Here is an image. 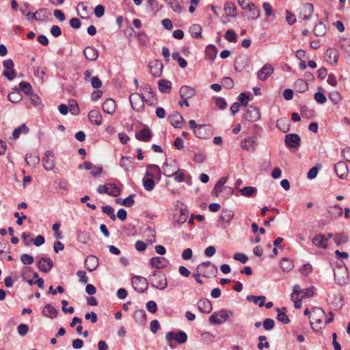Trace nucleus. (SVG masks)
I'll return each mask as SVG.
<instances>
[{
    "mask_svg": "<svg viewBox=\"0 0 350 350\" xmlns=\"http://www.w3.org/2000/svg\"><path fill=\"white\" fill-rule=\"evenodd\" d=\"M326 313L321 308L315 307L312 308L311 315L309 317L310 319V325L312 329L314 332L321 329L323 327V320L325 319Z\"/></svg>",
    "mask_w": 350,
    "mask_h": 350,
    "instance_id": "obj_1",
    "label": "nucleus"
},
{
    "mask_svg": "<svg viewBox=\"0 0 350 350\" xmlns=\"http://www.w3.org/2000/svg\"><path fill=\"white\" fill-rule=\"evenodd\" d=\"M149 278L151 286L155 288L163 291L167 286L166 275L162 271H154Z\"/></svg>",
    "mask_w": 350,
    "mask_h": 350,
    "instance_id": "obj_2",
    "label": "nucleus"
},
{
    "mask_svg": "<svg viewBox=\"0 0 350 350\" xmlns=\"http://www.w3.org/2000/svg\"><path fill=\"white\" fill-rule=\"evenodd\" d=\"M233 315L234 313L230 310H221L213 312L209 318V321L213 325H221Z\"/></svg>",
    "mask_w": 350,
    "mask_h": 350,
    "instance_id": "obj_3",
    "label": "nucleus"
},
{
    "mask_svg": "<svg viewBox=\"0 0 350 350\" xmlns=\"http://www.w3.org/2000/svg\"><path fill=\"white\" fill-rule=\"evenodd\" d=\"M197 271L202 273V275L206 278L215 277L217 273V268L211 262H203L198 265Z\"/></svg>",
    "mask_w": 350,
    "mask_h": 350,
    "instance_id": "obj_4",
    "label": "nucleus"
},
{
    "mask_svg": "<svg viewBox=\"0 0 350 350\" xmlns=\"http://www.w3.org/2000/svg\"><path fill=\"white\" fill-rule=\"evenodd\" d=\"M131 282L133 288L138 293H142L148 289V282L144 277L138 275L134 276Z\"/></svg>",
    "mask_w": 350,
    "mask_h": 350,
    "instance_id": "obj_5",
    "label": "nucleus"
},
{
    "mask_svg": "<svg viewBox=\"0 0 350 350\" xmlns=\"http://www.w3.org/2000/svg\"><path fill=\"white\" fill-rule=\"evenodd\" d=\"M144 96L139 93H133L130 95L129 101L134 110L141 111L144 108Z\"/></svg>",
    "mask_w": 350,
    "mask_h": 350,
    "instance_id": "obj_6",
    "label": "nucleus"
},
{
    "mask_svg": "<svg viewBox=\"0 0 350 350\" xmlns=\"http://www.w3.org/2000/svg\"><path fill=\"white\" fill-rule=\"evenodd\" d=\"M98 193H107L109 196L116 197L120 195V191L115 184H109L107 185H99L97 188Z\"/></svg>",
    "mask_w": 350,
    "mask_h": 350,
    "instance_id": "obj_7",
    "label": "nucleus"
},
{
    "mask_svg": "<svg viewBox=\"0 0 350 350\" xmlns=\"http://www.w3.org/2000/svg\"><path fill=\"white\" fill-rule=\"evenodd\" d=\"M3 67L6 69L3 71V75L8 80H13L16 76V71L14 70V64L12 59H8L3 62Z\"/></svg>",
    "mask_w": 350,
    "mask_h": 350,
    "instance_id": "obj_8",
    "label": "nucleus"
},
{
    "mask_svg": "<svg viewBox=\"0 0 350 350\" xmlns=\"http://www.w3.org/2000/svg\"><path fill=\"white\" fill-rule=\"evenodd\" d=\"M165 339L167 342L175 340L178 343L183 344L187 342V335L183 331H179L178 333L170 332L166 334Z\"/></svg>",
    "mask_w": 350,
    "mask_h": 350,
    "instance_id": "obj_9",
    "label": "nucleus"
},
{
    "mask_svg": "<svg viewBox=\"0 0 350 350\" xmlns=\"http://www.w3.org/2000/svg\"><path fill=\"white\" fill-rule=\"evenodd\" d=\"M244 118L251 122L258 121L260 118L259 109L253 106H249L244 113Z\"/></svg>",
    "mask_w": 350,
    "mask_h": 350,
    "instance_id": "obj_10",
    "label": "nucleus"
},
{
    "mask_svg": "<svg viewBox=\"0 0 350 350\" xmlns=\"http://www.w3.org/2000/svg\"><path fill=\"white\" fill-rule=\"evenodd\" d=\"M161 171L160 167L154 164H148L146 165V171L145 176L148 178H157L158 180H161Z\"/></svg>",
    "mask_w": 350,
    "mask_h": 350,
    "instance_id": "obj_11",
    "label": "nucleus"
},
{
    "mask_svg": "<svg viewBox=\"0 0 350 350\" xmlns=\"http://www.w3.org/2000/svg\"><path fill=\"white\" fill-rule=\"evenodd\" d=\"M284 142L288 148H297L300 145L301 138L297 134L290 133L285 135Z\"/></svg>",
    "mask_w": 350,
    "mask_h": 350,
    "instance_id": "obj_12",
    "label": "nucleus"
},
{
    "mask_svg": "<svg viewBox=\"0 0 350 350\" xmlns=\"http://www.w3.org/2000/svg\"><path fill=\"white\" fill-rule=\"evenodd\" d=\"M42 165L47 171L52 170L55 167L54 154L52 151L47 150L42 158Z\"/></svg>",
    "mask_w": 350,
    "mask_h": 350,
    "instance_id": "obj_13",
    "label": "nucleus"
},
{
    "mask_svg": "<svg viewBox=\"0 0 350 350\" xmlns=\"http://www.w3.org/2000/svg\"><path fill=\"white\" fill-rule=\"evenodd\" d=\"M53 267V262L49 258L42 257L38 262V269L44 273H48Z\"/></svg>",
    "mask_w": 350,
    "mask_h": 350,
    "instance_id": "obj_14",
    "label": "nucleus"
},
{
    "mask_svg": "<svg viewBox=\"0 0 350 350\" xmlns=\"http://www.w3.org/2000/svg\"><path fill=\"white\" fill-rule=\"evenodd\" d=\"M334 171L339 178L343 179L348 174V166L345 161H338L334 165Z\"/></svg>",
    "mask_w": 350,
    "mask_h": 350,
    "instance_id": "obj_15",
    "label": "nucleus"
},
{
    "mask_svg": "<svg viewBox=\"0 0 350 350\" xmlns=\"http://www.w3.org/2000/svg\"><path fill=\"white\" fill-rule=\"evenodd\" d=\"M135 136L137 140L148 142L152 137V133L150 129L145 125L139 132L135 133Z\"/></svg>",
    "mask_w": 350,
    "mask_h": 350,
    "instance_id": "obj_16",
    "label": "nucleus"
},
{
    "mask_svg": "<svg viewBox=\"0 0 350 350\" xmlns=\"http://www.w3.org/2000/svg\"><path fill=\"white\" fill-rule=\"evenodd\" d=\"M98 266V259L96 256L89 255L86 257L84 262L85 268L92 272L95 271Z\"/></svg>",
    "mask_w": 350,
    "mask_h": 350,
    "instance_id": "obj_17",
    "label": "nucleus"
},
{
    "mask_svg": "<svg viewBox=\"0 0 350 350\" xmlns=\"http://www.w3.org/2000/svg\"><path fill=\"white\" fill-rule=\"evenodd\" d=\"M274 71L273 67L271 64H266L258 72H257L258 79L261 81H265L269 76H271Z\"/></svg>",
    "mask_w": 350,
    "mask_h": 350,
    "instance_id": "obj_18",
    "label": "nucleus"
},
{
    "mask_svg": "<svg viewBox=\"0 0 350 350\" xmlns=\"http://www.w3.org/2000/svg\"><path fill=\"white\" fill-rule=\"evenodd\" d=\"M150 69V72L154 77H159L161 75L162 69H163V64L159 60H154L148 66Z\"/></svg>",
    "mask_w": 350,
    "mask_h": 350,
    "instance_id": "obj_19",
    "label": "nucleus"
},
{
    "mask_svg": "<svg viewBox=\"0 0 350 350\" xmlns=\"http://www.w3.org/2000/svg\"><path fill=\"white\" fill-rule=\"evenodd\" d=\"M328 239L324 234H319L315 235L312 239V244L318 248L327 249Z\"/></svg>",
    "mask_w": 350,
    "mask_h": 350,
    "instance_id": "obj_20",
    "label": "nucleus"
},
{
    "mask_svg": "<svg viewBox=\"0 0 350 350\" xmlns=\"http://www.w3.org/2000/svg\"><path fill=\"white\" fill-rule=\"evenodd\" d=\"M51 16V13L46 8H40L32 14V18L37 21H47Z\"/></svg>",
    "mask_w": 350,
    "mask_h": 350,
    "instance_id": "obj_21",
    "label": "nucleus"
},
{
    "mask_svg": "<svg viewBox=\"0 0 350 350\" xmlns=\"http://www.w3.org/2000/svg\"><path fill=\"white\" fill-rule=\"evenodd\" d=\"M163 174L166 177L173 176L175 171L178 169L177 162L176 161H172L170 163L167 162H165L163 165Z\"/></svg>",
    "mask_w": 350,
    "mask_h": 350,
    "instance_id": "obj_22",
    "label": "nucleus"
},
{
    "mask_svg": "<svg viewBox=\"0 0 350 350\" xmlns=\"http://www.w3.org/2000/svg\"><path fill=\"white\" fill-rule=\"evenodd\" d=\"M150 263L152 267L159 269L165 267L168 265L169 260L164 257L156 256L150 259Z\"/></svg>",
    "mask_w": 350,
    "mask_h": 350,
    "instance_id": "obj_23",
    "label": "nucleus"
},
{
    "mask_svg": "<svg viewBox=\"0 0 350 350\" xmlns=\"http://www.w3.org/2000/svg\"><path fill=\"white\" fill-rule=\"evenodd\" d=\"M193 133L200 139H207L209 137V126L206 124H199Z\"/></svg>",
    "mask_w": 350,
    "mask_h": 350,
    "instance_id": "obj_24",
    "label": "nucleus"
},
{
    "mask_svg": "<svg viewBox=\"0 0 350 350\" xmlns=\"http://www.w3.org/2000/svg\"><path fill=\"white\" fill-rule=\"evenodd\" d=\"M168 120L175 128H181L184 119L178 112H175L168 116Z\"/></svg>",
    "mask_w": 350,
    "mask_h": 350,
    "instance_id": "obj_25",
    "label": "nucleus"
},
{
    "mask_svg": "<svg viewBox=\"0 0 350 350\" xmlns=\"http://www.w3.org/2000/svg\"><path fill=\"white\" fill-rule=\"evenodd\" d=\"M198 308L201 312L206 314L211 312L213 309L211 302L207 299H200L198 301Z\"/></svg>",
    "mask_w": 350,
    "mask_h": 350,
    "instance_id": "obj_26",
    "label": "nucleus"
},
{
    "mask_svg": "<svg viewBox=\"0 0 350 350\" xmlns=\"http://www.w3.org/2000/svg\"><path fill=\"white\" fill-rule=\"evenodd\" d=\"M246 9L249 10L250 14L247 16L248 20H256L259 18L260 15V11L258 8H257L254 3H248L246 5Z\"/></svg>",
    "mask_w": 350,
    "mask_h": 350,
    "instance_id": "obj_27",
    "label": "nucleus"
},
{
    "mask_svg": "<svg viewBox=\"0 0 350 350\" xmlns=\"http://www.w3.org/2000/svg\"><path fill=\"white\" fill-rule=\"evenodd\" d=\"M42 314L50 319H54L57 316V310L51 304H46L42 309Z\"/></svg>",
    "mask_w": 350,
    "mask_h": 350,
    "instance_id": "obj_28",
    "label": "nucleus"
},
{
    "mask_svg": "<svg viewBox=\"0 0 350 350\" xmlns=\"http://www.w3.org/2000/svg\"><path fill=\"white\" fill-rule=\"evenodd\" d=\"M116 107L115 101L111 98H107L103 102L102 109L106 113L111 115L115 112Z\"/></svg>",
    "mask_w": 350,
    "mask_h": 350,
    "instance_id": "obj_29",
    "label": "nucleus"
},
{
    "mask_svg": "<svg viewBox=\"0 0 350 350\" xmlns=\"http://www.w3.org/2000/svg\"><path fill=\"white\" fill-rule=\"evenodd\" d=\"M83 55L90 61H95L98 57V51L92 46H87L83 50Z\"/></svg>",
    "mask_w": 350,
    "mask_h": 350,
    "instance_id": "obj_30",
    "label": "nucleus"
},
{
    "mask_svg": "<svg viewBox=\"0 0 350 350\" xmlns=\"http://www.w3.org/2000/svg\"><path fill=\"white\" fill-rule=\"evenodd\" d=\"M256 143L255 138L253 137H248L243 139L241 142V146L243 149L247 151H254V144Z\"/></svg>",
    "mask_w": 350,
    "mask_h": 350,
    "instance_id": "obj_31",
    "label": "nucleus"
},
{
    "mask_svg": "<svg viewBox=\"0 0 350 350\" xmlns=\"http://www.w3.org/2000/svg\"><path fill=\"white\" fill-rule=\"evenodd\" d=\"M90 121L97 126L102 124V116L98 110H91L88 113Z\"/></svg>",
    "mask_w": 350,
    "mask_h": 350,
    "instance_id": "obj_32",
    "label": "nucleus"
},
{
    "mask_svg": "<svg viewBox=\"0 0 350 350\" xmlns=\"http://www.w3.org/2000/svg\"><path fill=\"white\" fill-rule=\"evenodd\" d=\"M228 176L221 177L215 184L213 189L211 191V194L213 196L218 197L219 193L222 191V187L227 182Z\"/></svg>",
    "mask_w": 350,
    "mask_h": 350,
    "instance_id": "obj_33",
    "label": "nucleus"
},
{
    "mask_svg": "<svg viewBox=\"0 0 350 350\" xmlns=\"http://www.w3.org/2000/svg\"><path fill=\"white\" fill-rule=\"evenodd\" d=\"M179 92L180 96L183 99H189L195 94L194 89L187 85L182 86Z\"/></svg>",
    "mask_w": 350,
    "mask_h": 350,
    "instance_id": "obj_34",
    "label": "nucleus"
},
{
    "mask_svg": "<svg viewBox=\"0 0 350 350\" xmlns=\"http://www.w3.org/2000/svg\"><path fill=\"white\" fill-rule=\"evenodd\" d=\"M217 54V49L215 45L209 44L206 47L205 56L206 59L213 61L215 59Z\"/></svg>",
    "mask_w": 350,
    "mask_h": 350,
    "instance_id": "obj_35",
    "label": "nucleus"
},
{
    "mask_svg": "<svg viewBox=\"0 0 350 350\" xmlns=\"http://www.w3.org/2000/svg\"><path fill=\"white\" fill-rule=\"evenodd\" d=\"M158 87L161 92L169 93L172 89V83L167 79H161L158 81Z\"/></svg>",
    "mask_w": 350,
    "mask_h": 350,
    "instance_id": "obj_36",
    "label": "nucleus"
},
{
    "mask_svg": "<svg viewBox=\"0 0 350 350\" xmlns=\"http://www.w3.org/2000/svg\"><path fill=\"white\" fill-rule=\"evenodd\" d=\"M276 126L284 133L289 131L290 121L286 118H282L277 120Z\"/></svg>",
    "mask_w": 350,
    "mask_h": 350,
    "instance_id": "obj_37",
    "label": "nucleus"
},
{
    "mask_svg": "<svg viewBox=\"0 0 350 350\" xmlns=\"http://www.w3.org/2000/svg\"><path fill=\"white\" fill-rule=\"evenodd\" d=\"M294 88L296 92L303 93L308 90V85L306 81L299 79L295 82Z\"/></svg>",
    "mask_w": 350,
    "mask_h": 350,
    "instance_id": "obj_38",
    "label": "nucleus"
},
{
    "mask_svg": "<svg viewBox=\"0 0 350 350\" xmlns=\"http://www.w3.org/2000/svg\"><path fill=\"white\" fill-rule=\"evenodd\" d=\"M328 213L330 217L336 218L342 214V207L339 204H335L329 206L327 209Z\"/></svg>",
    "mask_w": 350,
    "mask_h": 350,
    "instance_id": "obj_39",
    "label": "nucleus"
},
{
    "mask_svg": "<svg viewBox=\"0 0 350 350\" xmlns=\"http://www.w3.org/2000/svg\"><path fill=\"white\" fill-rule=\"evenodd\" d=\"M135 321L139 324H143L146 320V313L144 310H137L133 313Z\"/></svg>",
    "mask_w": 350,
    "mask_h": 350,
    "instance_id": "obj_40",
    "label": "nucleus"
},
{
    "mask_svg": "<svg viewBox=\"0 0 350 350\" xmlns=\"http://www.w3.org/2000/svg\"><path fill=\"white\" fill-rule=\"evenodd\" d=\"M280 267L284 271L288 272L294 267V264L292 260L283 258L280 262Z\"/></svg>",
    "mask_w": 350,
    "mask_h": 350,
    "instance_id": "obj_41",
    "label": "nucleus"
},
{
    "mask_svg": "<svg viewBox=\"0 0 350 350\" xmlns=\"http://www.w3.org/2000/svg\"><path fill=\"white\" fill-rule=\"evenodd\" d=\"M239 192L243 196L254 197L257 193V189L252 186H247L241 189Z\"/></svg>",
    "mask_w": 350,
    "mask_h": 350,
    "instance_id": "obj_42",
    "label": "nucleus"
},
{
    "mask_svg": "<svg viewBox=\"0 0 350 350\" xmlns=\"http://www.w3.org/2000/svg\"><path fill=\"white\" fill-rule=\"evenodd\" d=\"M187 214L186 210L181 209L178 215H174V224H177L179 226L185 224L187 219Z\"/></svg>",
    "mask_w": 350,
    "mask_h": 350,
    "instance_id": "obj_43",
    "label": "nucleus"
},
{
    "mask_svg": "<svg viewBox=\"0 0 350 350\" xmlns=\"http://www.w3.org/2000/svg\"><path fill=\"white\" fill-rule=\"evenodd\" d=\"M265 297L263 295L255 296V295H247L246 299L248 301H252L254 304H258L259 307H262L265 305Z\"/></svg>",
    "mask_w": 350,
    "mask_h": 350,
    "instance_id": "obj_44",
    "label": "nucleus"
},
{
    "mask_svg": "<svg viewBox=\"0 0 350 350\" xmlns=\"http://www.w3.org/2000/svg\"><path fill=\"white\" fill-rule=\"evenodd\" d=\"M143 187L146 191H152L155 187V183L152 178H146V176L142 179Z\"/></svg>",
    "mask_w": 350,
    "mask_h": 350,
    "instance_id": "obj_45",
    "label": "nucleus"
},
{
    "mask_svg": "<svg viewBox=\"0 0 350 350\" xmlns=\"http://www.w3.org/2000/svg\"><path fill=\"white\" fill-rule=\"evenodd\" d=\"M314 33L317 36H323L326 33V27L324 23L321 21L319 22L314 28Z\"/></svg>",
    "mask_w": 350,
    "mask_h": 350,
    "instance_id": "obj_46",
    "label": "nucleus"
},
{
    "mask_svg": "<svg viewBox=\"0 0 350 350\" xmlns=\"http://www.w3.org/2000/svg\"><path fill=\"white\" fill-rule=\"evenodd\" d=\"M234 217V213L231 210L228 209H223L221 215L219 216V219L226 222H230Z\"/></svg>",
    "mask_w": 350,
    "mask_h": 350,
    "instance_id": "obj_47",
    "label": "nucleus"
},
{
    "mask_svg": "<svg viewBox=\"0 0 350 350\" xmlns=\"http://www.w3.org/2000/svg\"><path fill=\"white\" fill-rule=\"evenodd\" d=\"M348 240V236L344 232L337 233L334 236V242L338 246L347 243Z\"/></svg>",
    "mask_w": 350,
    "mask_h": 350,
    "instance_id": "obj_48",
    "label": "nucleus"
},
{
    "mask_svg": "<svg viewBox=\"0 0 350 350\" xmlns=\"http://www.w3.org/2000/svg\"><path fill=\"white\" fill-rule=\"evenodd\" d=\"M224 11L226 15L234 17L236 16V6L233 3L227 2L224 5Z\"/></svg>",
    "mask_w": 350,
    "mask_h": 350,
    "instance_id": "obj_49",
    "label": "nucleus"
},
{
    "mask_svg": "<svg viewBox=\"0 0 350 350\" xmlns=\"http://www.w3.org/2000/svg\"><path fill=\"white\" fill-rule=\"evenodd\" d=\"M29 128L25 124H21L18 128L15 129L12 132V136L14 139H18L21 133H27Z\"/></svg>",
    "mask_w": 350,
    "mask_h": 350,
    "instance_id": "obj_50",
    "label": "nucleus"
},
{
    "mask_svg": "<svg viewBox=\"0 0 350 350\" xmlns=\"http://www.w3.org/2000/svg\"><path fill=\"white\" fill-rule=\"evenodd\" d=\"M326 56L331 63H336L338 61V51L336 49H328L326 51Z\"/></svg>",
    "mask_w": 350,
    "mask_h": 350,
    "instance_id": "obj_51",
    "label": "nucleus"
},
{
    "mask_svg": "<svg viewBox=\"0 0 350 350\" xmlns=\"http://www.w3.org/2000/svg\"><path fill=\"white\" fill-rule=\"evenodd\" d=\"M190 32L193 38H201L202 37V27L198 24H194L190 27Z\"/></svg>",
    "mask_w": 350,
    "mask_h": 350,
    "instance_id": "obj_52",
    "label": "nucleus"
},
{
    "mask_svg": "<svg viewBox=\"0 0 350 350\" xmlns=\"http://www.w3.org/2000/svg\"><path fill=\"white\" fill-rule=\"evenodd\" d=\"M284 310H286V308H283ZM276 310L278 312V317H277V319L282 322V323L284 324H288V323H290V319L288 318V317L286 314V312L285 311L284 312H281L280 308H276Z\"/></svg>",
    "mask_w": 350,
    "mask_h": 350,
    "instance_id": "obj_53",
    "label": "nucleus"
},
{
    "mask_svg": "<svg viewBox=\"0 0 350 350\" xmlns=\"http://www.w3.org/2000/svg\"><path fill=\"white\" fill-rule=\"evenodd\" d=\"M8 99L12 103H17L22 100V94L19 92H12L8 95Z\"/></svg>",
    "mask_w": 350,
    "mask_h": 350,
    "instance_id": "obj_54",
    "label": "nucleus"
},
{
    "mask_svg": "<svg viewBox=\"0 0 350 350\" xmlns=\"http://www.w3.org/2000/svg\"><path fill=\"white\" fill-rule=\"evenodd\" d=\"M25 161L29 165H35L40 162V157L36 154H26Z\"/></svg>",
    "mask_w": 350,
    "mask_h": 350,
    "instance_id": "obj_55",
    "label": "nucleus"
},
{
    "mask_svg": "<svg viewBox=\"0 0 350 350\" xmlns=\"http://www.w3.org/2000/svg\"><path fill=\"white\" fill-rule=\"evenodd\" d=\"M19 86L21 88V91H23L27 96L33 92L32 87L29 82L21 81L19 83Z\"/></svg>",
    "mask_w": 350,
    "mask_h": 350,
    "instance_id": "obj_56",
    "label": "nucleus"
},
{
    "mask_svg": "<svg viewBox=\"0 0 350 350\" xmlns=\"http://www.w3.org/2000/svg\"><path fill=\"white\" fill-rule=\"evenodd\" d=\"M102 211L104 213L107 215L110 219L113 221L116 220V216L114 214L113 208L109 205H105L102 206Z\"/></svg>",
    "mask_w": 350,
    "mask_h": 350,
    "instance_id": "obj_57",
    "label": "nucleus"
},
{
    "mask_svg": "<svg viewBox=\"0 0 350 350\" xmlns=\"http://www.w3.org/2000/svg\"><path fill=\"white\" fill-rule=\"evenodd\" d=\"M334 280L337 284L342 286L347 283L348 277L347 275V273H345V275L340 276L339 272H338V273L334 272Z\"/></svg>",
    "mask_w": 350,
    "mask_h": 350,
    "instance_id": "obj_58",
    "label": "nucleus"
},
{
    "mask_svg": "<svg viewBox=\"0 0 350 350\" xmlns=\"http://www.w3.org/2000/svg\"><path fill=\"white\" fill-rule=\"evenodd\" d=\"M224 38L231 42H236L237 41V35L232 29H228L224 35Z\"/></svg>",
    "mask_w": 350,
    "mask_h": 350,
    "instance_id": "obj_59",
    "label": "nucleus"
},
{
    "mask_svg": "<svg viewBox=\"0 0 350 350\" xmlns=\"http://www.w3.org/2000/svg\"><path fill=\"white\" fill-rule=\"evenodd\" d=\"M57 185V187L58 188L62 190V193H63L64 192H67L68 190V182L64 180V179H58L57 180H55V182Z\"/></svg>",
    "mask_w": 350,
    "mask_h": 350,
    "instance_id": "obj_60",
    "label": "nucleus"
},
{
    "mask_svg": "<svg viewBox=\"0 0 350 350\" xmlns=\"http://www.w3.org/2000/svg\"><path fill=\"white\" fill-rule=\"evenodd\" d=\"M68 110L73 115H77L79 112V108L75 100H72L71 102L68 105Z\"/></svg>",
    "mask_w": 350,
    "mask_h": 350,
    "instance_id": "obj_61",
    "label": "nucleus"
},
{
    "mask_svg": "<svg viewBox=\"0 0 350 350\" xmlns=\"http://www.w3.org/2000/svg\"><path fill=\"white\" fill-rule=\"evenodd\" d=\"M21 262L25 265H30L33 262V258L32 256L23 254L21 256Z\"/></svg>",
    "mask_w": 350,
    "mask_h": 350,
    "instance_id": "obj_62",
    "label": "nucleus"
},
{
    "mask_svg": "<svg viewBox=\"0 0 350 350\" xmlns=\"http://www.w3.org/2000/svg\"><path fill=\"white\" fill-rule=\"evenodd\" d=\"M90 239V234L85 232H79L77 234V240L80 243H86Z\"/></svg>",
    "mask_w": 350,
    "mask_h": 350,
    "instance_id": "obj_63",
    "label": "nucleus"
},
{
    "mask_svg": "<svg viewBox=\"0 0 350 350\" xmlns=\"http://www.w3.org/2000/svg\"><path fill=\"white\" fill-rule=\"evenodd\" d=\"M135 196V194L132 193L129 195L127 198L123 200L122 204L126 206V207H131L132 206L134 203V199L133 198Z\"/></svg>",
    "mask_w": 350,
    "mask_h": 350,
    "instance_id": "obj_64",
    "label": "nucleus"
}]
</instances>
